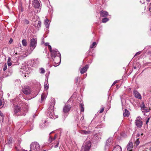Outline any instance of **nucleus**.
I'll return each mask as SVG.
<instances>
[{"mask_svg":"<svg viewBox=\"0 0 151 151\" xmlns=\"http://www.w3.org/2000/svg\"><path fill=\"white\" fill-rule=\"evenodd\" d=\"M23 71L21 70L22 73V76H24L25 77L27 78L29 77V74L30 73V72L28 71V68L27 67H25L21 68Z\"/></svg>","mask_w":151,"mask_h":151,"instance_id":"obj_6","label":"nucleus"},{"mask_svg":"<svg viewBox=\"0 0 151 151\" xmlns=\"http://www.w3.org/2000/svg\"><path fill=\"white\" fill-rule=\"evenodd\" d=\"M27 109L28 107L27 106L21 109L19 106H16L14 107V115L17 116H25L28 111Z\"/></svg>","mask_w":151,"mask_h":151,"instance_id":"obj_1","label":"nucleus"},{"mask_svg":"<svg viewBox=\"0 0 151 151\" xmlns=\"http://www.w3.org/2000/svg\"><path fill=\"white\" fill-rule=\"evenodd\" d=\"M104 107H103L101 108V109L100 110H99V113H102L104 111Z\"/></svg>","mask_w":151,"mask_h":151,"instance_id":"obj_35","label":"nucleus"},{"mask_svg":"<svg viewBox=\"0 0 151 151\" xmlns=\"http://www.w3.org/2000/svg\"><path fill=\"white\" fill-rule=\"evenodd\" d=\"M7 64L8 66H10L12 65L11 59L10 57L8 58L7 60Z\"/></svg>","mask_w":151,"mask_h":151,"instance_id":"obj_26","label":"nucleus"},{"mask_svg":"<svg viewBox=\"0 0 151 151\" xmlns=\"http://www.w3.org/2000/svg\"><path fill=\"white\" fill-rule=\"evenodd\" d=\"M59 143V142H58L57 143V144L55 146V148H57V147H58Z\"/></svg>","mask_w":151,"mask_h":151,"instance_id":"obj_42","label":"nucleus"},{"mask_svg":"<svg viewBox=\"0 0 151 151\" xmlns=\"http://www.w3.org/2000/svg\"><path fill=\"white\" fill-rule=\"evenodd\" d=\"M135 123L136 125L139 127H141L142 124V122L141 120V118L140 117L137 118L135 120Z\"/></svg>","mask_w":151,"mask_h":151,"instance_id":"obj_10","label":"nucleus"},{"mask_svg":"<svg viewBox=\"0 0 151 151\" xmlns=\"http://www.w3.org/2000/svg\"><path fill=\"white\" fill-rule=\"evenodd\" d=\"M133 93L134 96L137 98L139 99H141V96L140 94L137 91L134 90L133 91Z\"/></svg>","mask_w":151,"mask_h":151,"instance_id":"obj_14","label":"nucleus"},{"mask_svg":"<svg viewBox=\"0 0 151 151\" xmlns=\"http://www.w3.org/2000/svg\"><path fill=\"white\" fill-rule=\"evenodd\" d=\"M91 146V142L89 141L85 142L83 145L82 147V150L83 151H88Z\"/></svg>","mask_w":151,"mask_h":151,"instance_id":"obj_5","label":"nucleus"},{"mask_svg":"<svg viewBox=\"0 0 151 151\" xmlns=\"http://www.w3.org/2000/svg\"><path fill=\"white\" fill-rule=\"evenodd\" d=\"M2 101L1 99H0V106H1V105H2Z\"/></svg>","mask_w":151,"mask_h":151,"instance_id":"obj_43","label":"nucleus"},{"mask_svg":"<svg viewBox=\"0 0 151 151\" xmlns=\"http://www.w3.org/2000/svg\"><path fill=\"white\" fill-rule=\"evenodd\" d=\"M113 144L112 138H109L106 141V146L109 147L110 145H112Z\"/></svg>","mask_w":151,"mask_h":151,"instance_id":"obj_13","label":"nucleus"},{"mask_svg":"<svg viewBox=\"0 0 151 151\" xmlns=\"http://www.w3.org/2000/svg\"><path fill=\"white\" fill-rule=\"evenodd\" d=\"M44 127H45V125H44V126H42V127H41V128H43Z\"/></svg>","mask_w":151,"mask_h":151,"instance_id":"obj_50","label":"nucleus"},{"mask_svg":"<svg viewBox=\"0 0 151 151\" xmlns=\"http://www.w3.org/2000/svg\"><path fill=\"white\" fill-rule=\"evenodd\" d=\"M79 132L81 134H88L91 133V131H86L85 130H80L79 131Z\"/></svg>","mask_w":151,"mask_h":151,"instance_id":"obj_19","label":"nucleus"},{"mask_svg":"<svg viewBox=\"0 0 151 151\" xmlns=\"http://www.w3.org/2000/svg\"><path fill=\"white\" fill-rule=\"evenodd\" d=\"M7 68V67L6 65V64H5L4 65V67L3 68V70L4 71H5L6 69Z\"/></svg>","mask_w":151,"mask_h":151,"instance_id":"obj_37","label":"nucleus"},{"mask_svg":"<svg viewBox=\"0 0 151 151\" xmlns=\"http://www.w3.org/2000/svg\"><path fill=\"white\" fill-rule=\"evenodd\" d=\"M112 151H122V148L120 146L117 145L114 147Z\"/></svg>","mask_w":151,"mask_h":151,"instance_id":"obj_20","label":"nucleus"},{"mask_svg":"<svg viewBox=\"0 0 151 151\" xmlns=\"http://www.w3.org/2000/svg\"><path fill=\"white\" fill-rule=\"evenodd\" d=\"M101 134H102V133H98V136L99 135H101Z\"/></svg>","mask_w":151,"mask_h":151,"instance_id":"obj_46","label":"nucleus"},{"mask_svg":"<svg viewBox=\"0 0 151 151\" xmlns=\"http://www.w3.org/2000/svg\"><path fill=\"white\" fill-rule=\"evenodd\" d=\"M150 117H148V118L147 119V121H146V124H147L148 123V122L149 121V120H150Z\"/></svg>","mask_w":151,"mask_h":151,"instance_id":"obj_40","label":"nucleus"},{"mask_svg":"<svg viewBox=\"0 0 151 151\" xmlns=\"http://www.w3.org/2000/svg\"><path fill=\"white\" fill-rule=\"evenodd\" d=\"M79 77H76L75 78V81L76 83H77L78 81V79L79 78Z\"/></svg>","mask_w":151,"mask_h":151,"instance_id":"obj_38","label":"nucleus"},{"mask_svg":"<svg viewBox=\"0 0 151 151\" xmlns=\"http://www.w3.org/2000/svg\"><path fill=\"white\" fill-rule=\"evenodd\" d=\"M37 40L35 38H32L31 40L30 47L32 48V51L34 49L36 46Z\"/></svg>","mask_w":151,"mask_h":151,"instance_id":"obj_9","label":"nucleus"},{"mask_svg":"<svg viewBox=\"0 0 151 151\" xmlns=\"http://www.w3.org/2000/svg\"><path fill=\"white\" fill-rule=\"evenodd\" d=\"M71 106L69 105H65L63 108V113L64 114H67L71 109Z\"/></svg>","mask_w":151,"mask_h":151,"instance_id":"obj_11","label":"nucleus"},{"mask_svg":"<svg viewBox=\"0 0 151 151\" xmlns=\"http://www.w3.org/2000/svg\"><path fill=\"white\" fill-rule=\"evenodd\" d=\"M127 147L128 151H132L133 147L132 142H130L128 145Z\"/></svg>","mask_w":151,"mask_h":151,"instance_id":"obj_18","label":"nucleus"},{"mask_svg":"<svg viewBox=\"0 0 151 151\" xmlns=\"http://www.w3.org/2000/svg\"><path fill=\"white\" fill-rule=\"evenodd\" d=\"M53 60V65L56 67L58 66L60 63L61 59V56H58L56 57H54L52 59Z\"/></svg>","mask_w":151,"mask_h":151,"instance_id":"obj_8","label":"nucleus"},{"mask_svg":"<svg viewBox=\"0 0 151 151\" xmlns=\"http://www.w3.org/2000/svg\"><path fill=\"white\" fill-rule=\"evenodd\" d=\"M53 132H54V131H52V132H51V133H50V134H51Z\"/></svg>","mask_w":151,"mask_h":151,"instance_id":"obj_53","label":"nucleus"},{"mask_svg":"<svg viewBox=\"0 0 151 151\" xmlns=\"http://www.w3.org/2000/svg\"><path fill=\"white\" fill-rule=\"evenodd\" d=\"M141 53V52H140V51L136 53V54H135L134 56H136L137 55H139Z\"/></svg>","mask_w":151,"mask_h":151,"instance_id":"obj_41","label":"nucleus"},{"mask_svg":"<svg viewBox=\"0 0 151 151\" xmlns=\"http://www.w3.org/2000/svg\"><path fill=\"white\" fill-rule=\"evenodd\" d=\"M40 148L39 144L37 142H32L30 145V150L29 151H38Z\"/></svg>","mask_w":151,"mask_h":151,"instance_id":"obj_3","label":"nucleus"},{"mask_svg":"<svg viewBox=\"0 0 151 151\" xmlns=\"http://www.w3.org/2000/svg\"><path fill=\"white\" fill-rule=\"evenodd\" d=\"M101 16L102 17H105L108 15V13L104 11H102L100 12Z\"/></svg>","mask_w":151,"mask_h":151,"instance_id":"obj_17","label":"nucleus"},{"mask_svg":"<svg viewBox=\"0 0 151 151\" xmlns=\"http://www.w3.org/2000/svg\"><path fill=\"white\" fill-rule=\"evenodd\" d=\"M36 23H37V25L35 24L34 25V26L35 27H37L38 28H39L41 27V22L40 21H37L36 22Z\"/></svg>","mask_w":151,"mask_h":151,"instance_id":"obj_22","label":"nucleus"},{"mask_svg":"<svg viewBox=\"0 0 151 151\" xmlns=\"http://www.w3.org/2000/svg\"><path fill=\"white\" fill-rule=\"evenodd\" d=\"M47 83H48L47 82H45V83L44 87L45 89V90L49 88V87H48Z\"/></svg>","mask_w":151,"mask_h":151,"instance_id":"obj_29","label":"nucleus"},{"mask_svg":"<svg viewBox=\"0 0 151 151\" xmlns=\"http://www.w3.org/2000/svg\"><path fill=\"white\" fill-rule=\"evenodd\" d=\"M23 151H27V150H23Z\"/></svg>","mask_w":151,"mask_h":151,"instance_id":"obj_54","label":"nucleus"},{"mask_svg":"<svg viewBox=\"0 0 151 151\" xmlns=\"http://www.w3.org/2000/svg\"><path fill=\"white\" fill-rule=\"evenodd\" d=\"M22 91L24 94L26 95L30 94L31 91L30 88L28 86H25L23 87Z\"/></svg>","mask_w":151,"mask_h":151,"instance_id":"obj_7","label":"nucleus"},{"mask_svg":"<svg viewBox=\"0 0 151 151\" xmlns=\"http://www.w3.org/2000/svg\"><path fill=\"white\" fill-rule=\"evenodd\" d=\"M50 52L51 53V57L52 59L54 57H56L58 56H61L60 53L59 52L58 50L56 49H53L50 50Z\"/></svg>","mask_w":151,"mask_h":151,"instance_id":"obj_4","label":"nucleus"},{"mask_svg":"<svg viewBox=\"0 0 151 151\" xmlns=\"http://www.w3.org/2000/svg\"><path fill=\"white\" fill-rule=\"evenodd\" d=\"M141 109L142 112H148L150 110V109L146 107L144 105H143L141 107Z\"/></svg>","mask_w":151,"mask_h":151,"instance_id":"obj_15","label":"nucleus"},{"mask_svg":"<svg viewBox=\"0 0 151 151\" xmlns=\"http://www.w3.org/2000/svg\"><path fill=\"white\" fill-rule=\"evenodd\" d=\"M45 45L46 46H48V48L49 49V50H51L52 49V47L51 46L49 45V43L48 42L45 43Z\"/></svg>","mask_w":151,"mask_h":151,"instance_id":"obj_31","label":"nucleus"},{"mask_svg":"<svg viewBox=\"0 0 151 151\" xmlns=\"http://www.w3.org/2000/svg\"><path fill=\"white\" fill-rule=\"evenodd\" d=\"M139 143H140V142L139 140V139H137L136 142V147L139 145Z\"/></svg>","mask_w":151,"mask_h":151,"instance_id":"obj_34","label":"nucleus"},{"mask_svg":"<svg viewBox=\"0 0 151 151\" xmlns=\"http://www.w3.org/2000/svg\"><path fill=\"white\" fill-rule=\"evenodd\" d=\"M88 68V65H86L83 68H82L80 70V72L81 74H83L85 72H86Z\"/></svg>","mask_w":151,"mask_h":151,"instance_id":"obj_16","label":"nucleus"},{"mask_svg":"<svg viewBox=\"0 0 151 151\" xmlns=\"http://www.w3.org/2000/svg\"><path fill=\"white\" fill-rule=\"evenodd\" d=\"M116 83H117V81H115L114 83H113V84L112 85H114Z\"/></svg>","mask_w":151,"mask_h":151,"instance_id":"obj_47","label":"nucleus"},{"mask_svg":"<svg viewBox=\"0 0 151 151\" xmlns=\"http://www.w3.org/2000/svg\"><path fill=\"white\" fill-rule=\"evenodd\" d=\"M40 73L43 74L45 72L44 69L43 68H40Z\"/></svg>","mask_w":151,"mask_h":151,"instance_id":"obj_33","label":"nucleus"},{"mask_svg":"<svg viewBox=\"0 0 151 151\" xmlns=\"http://www.w3.org/2000/svg\"><path fill=\"white\" fill-rule=\"evenodd\" d=\"M12 42H13L12 39V38H11L10 39V40L9 41V42L10 43H11Z\"/></svg>","mask_w":151,"mask_h":151,"instance_id":"obj_44","label":"nucleus"},{"mask_svg":"<svg viewBox=\"0 0 151 151\" xmlns=\"http://www.w3.org/2000/svg\"><path fill=\"white\" fill-rule=\"evenodd\" d=\"M44 123H46V121H45H45H44Z\"/></svg>","mask_w":151,"mask_h":151,"instance_id":"obj_51","label":"nucleus"},{"mask_svg":"<svg viewBox=\"0 0 151 151\" xmlns=\"http://www.w3.org/2000/svg\"><path fill=\"white\" fill-rule=\"evenodd\" d=\"M146 1H147L148 2H150V0H146Z\"/></svg>","mask_w":151,"mask_h":151,"instance_id":"obj_48","label":"nucleus"},{"mask_svg":"<svg viewBox=\"0 0 151 151\" xmlns=\"http://www.w3.org/2000/svg\"><path fill=\"white\" fill-rule=\"evenodd\" d=\"M47 97V95L44 93H43L41 95V101H44Z\"/></svg>","mask_w":151,"mask_h":151,"instance_id":"obj_24","label":"nucleus"},{"mask_svg":"<svg viewBox=\"0 0 151 151\" xmlns=\"http://www.w3.org/2000/svg\"><path fill=\"white\" fill-rule=\"evenodd\" d=\"M147 8L148 9L149 11H150V12H151V3H150L149 4V6Z\"/></svg>","mask_w":151,"mask_h":151,"instance_id":"obj_36","label":"nucleus"},{"mask_svg":"<svg viewBox=\"0 0 151 151\" xmlns=\"http://www.w3.org/2000/svg\"><path fill=\"white\" fill-rule=\"evenodd\" d=\"M54 104L53 102L51 103V104L49 106L48 109L47 111L46 115L50 118L52 119H55L58 118L57 116L55 115L53 110Z\"/></svg>","mask_w":151,"mask_h":151,"instance_id":"obj_2","label":"nucleus"},{"mask_svg":"<svg viewBox=\"0 0 151 151\" xmlns=\"http://www.w3.org/2000/svg\"><path fill=\"white\" fill-rule=\"evenodd\" d=\"M33 4L34 7L35 8H39L40 7V3L38 0H34Z\"/></svg>","mask_w":151,"mask_h":151,"instance_id":"obj_12","label":"nucleus"},{"mask_svg":"<svg viewBox=\"0 0 151 151\" xmlns=\"http://www.w3.org/2000/svg\"><path fill=\"white\" fill-rule=\"evenodd\" d=\"M109 20V19L107 18H103L102 19V22L103 23H106Z\"/></svg>","mask_w":151,"mask_h":151,"instance_id":"obj_32","label":"nucleus"},{"mask_svg":"<svg viewBox=\"0 0 151 151\" xmlns=\"http://www.w3.org/2000/svg\"><path fill=\"white\" fill-rule=\"evenodd\" d=\"M79 106L81 108V113L82 112H83L84 111V106L83 104H80Z\"/></svg>","mask_w":151,"mask_h":151,"instance_id":"obj_25","label":"nucleus"},{"mask_svg":"<svg viewBox=\"0 0 151 151\" xmlns=\"http://www.w3.org/2000/svg\"><path fill=\"white\" fill-rule=\"evenodd\" d=\"M96 45V43L95 42H94L90 45V48H93L94 47H95Z\"/></svg>","mask_w":151,"mask_h":151,"instance_id":"obj_30","label":"nucleus"},{"mask_svg":"<svg viewBox=\"0 0 151 151\" xmlns=\"http://www.w3.org/2000/svg\"><path fill=\"white\" fill-rule=\"evenodd\" d=\"M129 111L126 109H125L124 112L123 113L124 116L125 117H128L129 116Z\"/></svg>","mask_w":151,"mask_h":151,"instance_id":"obj_21","label":"nucleus"},{"mask_svg":"<svg viewBox=\"0 0 151 151\" xmlns=\"http://www.w3.org/2000/svg\"><path fill=\"white\" fill-rule=\"evenodd\" d=\"M24 23L25 24H28L29 23V21L28 20H27V19H25L24 20Z\"/></svg>","mask_w":151,"mask_h":151,"instance_id":"obj_39","label":"nucleus"},{"mask_svg":"<svg viewBox=\"0 0 151 151\" xmlns=\"http://www.w3.org/2000/svg\"><path fill=\"white\" fill-rule=\"evenodd\" d=\"M22 43L23 46L25 47L27 46V42L26 40L25 39H23L22 40Z\"/></svg>","mask_w":151,"mask_h":151,"instance_id":"obj_27","label":"nucleus"},{"mask_svg":"<svg viewBox=\"0 0 151 151\" xmlns=\"http://www.w3.org/2000/svg\"><path fill=\"white\" fill-rule=\"evenodd\" d=\"M56 135H55L53 138H52L51 136H50L49 139V141L51 142L53 140H55L56 138Z\"/></svg>","mask_w":151,"mask_h":151,"instance_id":"obj_28","label":"nucleus"},{"mask_svg":"<svg viewBox=\"0 0 151 151\" xmlns=\"http://www.w3.org/2000/svg\"><path fill=\"white\" fill-rule=\"evenodd\" d=\"M0 116H3V114L2 113L1 111H0Z\"/></svg>","mask_w":151,"mask_h":151,"instance_id":"obj_45","label":"nucleus"},{"mask_svg":"<svg viewBox=\"0 0 151 151\" xmlns=\"http://www.w3.org/2000/svg\"><path fill=\"white\" fill-rule=\"evenodd\" d=\"M49 20L48 19H46L45 20L44 22V24L46 28H48L49 27V24L48 23Z\"/></svg>","mask_w":151,"mask_h":151,"instance_id":"obj_23","label":"nucleus"},{"mask_svg":"<svg viewBox=\"0 0 151 151\" xmlns=\"http://www.w3.org/2000/svg\"><path fill=\"white\" fill-rule=\"evenodd\" d=\"M82 119H83V118H84V117H83L82 116V117H81V119H82Z\"/></svg>","mask_w":151,"mask_h":151,"instance_id":"obj_52","label":"nucleus"},{"mask_svg":"<svg viewBox=\"0 0 151 151\" xmlns=\"http://www.w3.org/2000/svg\"><path fill=\"white\" fill-rule=\"evenodd\" d=\"M3 151V150H1V151Z\"/></svg>","mask_w":151,"mask_h":151,"instance_id":"obj_55","label":"nucleus"},{"mask_svg":"<svg viewBox=\"0 0 151 151\" xmlns=\"http://www.w3.org/2000/svg\"><path fill=\"white\" fill-rule=\"evenodd\" d=\"M17 52H16L15 53V55H17Z\"/></svg>","mask_w":151,"mask_h":151,"instance_id":"obj_49","label":"nucleus"}]
</instances>
